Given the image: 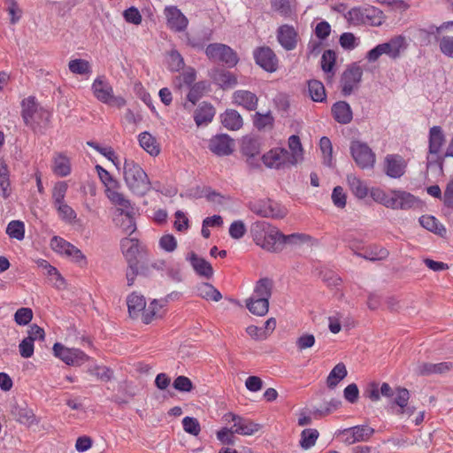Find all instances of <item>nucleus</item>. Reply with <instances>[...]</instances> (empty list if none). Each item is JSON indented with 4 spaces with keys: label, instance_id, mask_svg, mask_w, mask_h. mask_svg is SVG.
<instances>
[{
    "label": "nucleus",
    "instance_id": "obj_1",
    "mask_svg": "<svg viewBox=\"0 0 453 453\" xmlns=\"http://www.w3.org/2000/svg\"><path fill=\"white\" fill-rule=\"evenodd\" d=\"M250 233L257 245L270 252H280L284 249V234L265 221L251 225Z\"/></svg>",
    "mask_w": 453,
    "mask_h": 453
},
{
    "label": "nucleus",
    "instance_id": "obj_2",
    "mask_svg": "<svg viewBox=\"0 0 453 453\" xmlns=\"http://www.w3.org/2000/svg\"><path fill=\"white\" fill-rule=\"evenodd\" d=\"M21 116L26 126L35 133L42 134L50 126L51 114L41 107L34 97H27L22 101Z\"/></svg>",
    "mask_w": 453,
    "mask_h": 453
},
{
    "label": "nucleus",
    "instance_id": "obj_3",
    "mask_svg": "<svg viewBox=\"0 0 453 453\" xmlns=\"http://www.w3.org/2000/svg\"><path fill=\"white\" fill-rule=\"evenodd\" d=\"M123 174L126 185L134 195L142 196L150 190L151 183L147 173L134 160L125 159Z\"/></svg>",
    "mask_w": 453,
    "mask_h": 453
},
{
    "label": "nucleus",
    "instance_id": "obj_4",
    "mask_svg": "<svg viewBox=\"0 0 453 453\" xmlns=\"http://www.w3.org/2000/svg\"><path fill=\"white\" fill-rule=\"evenodd\" d=\"M405 38L402 35L395 36L388 42L378 44L367 52L366 58L369 62L377 61L380 56L387 55L392 59H396L406 49Z\"/></svg>",
    "mask_w": 453,
    "mask_h": 453
},
{
    "label": "nucleus",
    "instance_id": "obj_5",
    "mask_svg": "<svg viewBox=\"0 0 453 453\" xmlns=\"http://www.w3.org/2000/svg\"><path fill=\"white\" fill-rule=\"evenodd\" d=\"M380 14L381 12L374 7H354L348 12L346 19L354 26L362 24L379 26L381 23Z\"/></svg>",
    "mask_w": 453,
    "mask_h": 453
},
{
    "label": "nucleus",
    "instance_id": "obj_6",
    "mask_svg": "<svg viewBox=\"0 0 453 453\" xmlns=\"http://www.w3.org/2000/svg\"><path fill=\"white\" fill-rule=\"evenodd\" d=\"M92 91L97 100L111 106L121 108L126 100L121 96H114L112 87L102 77L96 78L92 84Z\"/></svg>",
    "mask_w": 453,
    "mask_h": 453
},
{
    "label": "nucleus",
    "instance_id": "obj_7",
    "mask_svg": "<svg viewBox=\"0 0 453 453\" xmlns=\"http://www.w3.org/2000/svg\"><path fill=\"white\" fill-rule=\"evenodd\" d=\"M205 54L209 59L222 62L229 67L234 66L239 61L236 52L223 43L209 44L205 49Z\"/></svg>",
    "mask_w": 453,
    "mask_h": 453
},
{
    "label": "nucleus",
    "instance_id": "obj_8",
    "mask_svg": "<svg viewBox=\"0 0 453 453\" xmlns=\"http://www.w3.org/2000/svg\"><path fill=\"white\" fill-rule=\"evenodd\" d=\"M249 209L263 218L282 219L286 215V210L270 199L250 202L249 203Z\"/></svg>",
    "mask_w": 453,
    "mask_h": 453
},
{
    "label": "nucleus",
    "instance_id": "obj_9",
    "mask_svg": "<svg viewBox=\"0 0 453 453\" xmlns=\"http://www.w3.org/2000/svg\"><path fill=\"white\" fill-rule=\"evenodd\" d=\"M223 419L227 423L233 422L234 425L231 426L232 433L241 435H252L262 427L260 424L255 423L250 418H243L233 412L226 413L223 416Z\"/></svg>",
    "mask_w": 453,
    "mask_h": 453
},
{
    "label": "nucleus",
    "instance_id": "obj_10",
    "mask_svg": "<svg viewBox=\"0 0 453 453\" xmlns=\"http://www.w3.org/2000/svg\"><path fill=\"white\" fill-rule=\"evenodd\" d=\"M374 433L375 430L372 427L362 425L340 430L337 436H341L345 444L351 445L359 441H367Z\"/></svg>",
    "mask_w": 453,
    "mask_h": 453
},
{
    "label": "nucleus",
    "instance_id": "obj_11",
    "mask_svg": "<svg viewBox=\"0 0 453 453\" xmlns=\"http://www.w3.org/2000/svg\"><path fill=\"white\" fill-rule=\"evenodd\" d=\"M53 352L68 365L79 366L88 360V356L81 349L65 348L59 342L54 344Z\"/></svg>",
    "mask_w": 453,
    "mask_h": 453
},
{
    "label": "nucleus",
    "instance_id": "obj_12",
    "mask_svg": "<svg viewBox=\"0 0 453 453\" xmlns=\"http://www.w3.org/2000/svg\"><path fill=\"white\" fill-rule=\"evenodd\" d=\"M350 152L356 164L362 169L373 166L375 155L366 143L354 141L350 145Z\"/></svg>",
    "mask_w": 453,
    "mask_h": 453
},
{
    "label": "nucleus",
    "instance_id": "obj_13",
    "mask_svg": "<svg viewBox=\"0 0 453 453\" xmlns=\"http://www.w3.org/2000/svg\"><path fill=\"white\" fill-rule=\"evenodd\" d=\"M264 164L269 168L281 169L295 165L289 157V151L284 148H274L262 157Z\"/></svg>",
    "mask_w": 453,
    "mask_h": 453
},
{
    "label": "nucleus",
    "instance_id": "obj_14",
    "mask_svg": "<svg viewBox=\"0 0 453 453\" xmlns=\"http://www.w3.org/2000/svg\"><path fill=\"white\" fill-rule=\"evenodd\" d=\"M363 70L359 65H352L348 67L341 78L342 94L344 96H349L354 89L358 88L362 80Z\"/></svg>",
    "mask_w": 453,
    "mask_h": 453
},
{
    "label": "nucleus",
    "instance_id": "obj_15",
    "mask_svg": "<svg viewBox=\"0 0 453 453\" xmlns=\"http://www.w3.org/2000/svg\"><path fill=\"white\" fill-rule=\"evenodd\" d=\"M409 399V390L405 388L397 387L396 396L391 402H389V406L392 409L395 406H398V410L395 411V414L407 415L408 417H411L416 411V407L408 404Z\"/></svg>",
    "mask_w": 453,
    "mask_h": 453
},
{
    "label": "nucleus",
    "instance_id": "obj_16",
    "mask_svg": "<svg viewBox=\"0 0 453 453\" xmlns=\"http://www.w3.org/2000/svg\"><path fill=\"white\" fill-rule=\"evenodd\" d=\"M254 58L256 63L267 72L276 71L278 59L274 52L269 47H260L255 50Z\"/></svg>",
    "mask_w": 453,
    "mask_h": 453
},
{
    "label": "nucleus",
    "instance_id": "obj_17",
    "mask_svg": "<svg viewBox=\"0 0 453 453\" xmlns=\"http://www.w3.org/2000/svg\"><path fill=\"white\" fill-rule=\"evenodd\" d=\"M234 142L227 134H217L209 141L210 150L218 156H227L234 151Z\"/></svg>",
    "mask_w": 453,
    "mask_h": 453
},
{
    "label": "nucleus",
    "instance_id": "obj_18",
    "mask_svg": "<svg viewBox=\"0 0 453 453\" xmlns=\"http://www.w3.org/2000/svg\"><path fill=\"white\" fill-rule=\"evenodd\" d=\"M165 15L170 29L175 32H182L187 28L188 20L176 6L165 7Z\"/></svg>",
    "mask_w": 453,
    "mask_h": 453
},
{
    "label": "nucleus",
    "instance_id": "obj_19",
    "mask_svg": "<svg viewBox=\"0 0 453 453\" xmlns=\"http://www.w3.org/2000/svg\"><path fill=\"white\" fill-rule=\"evenodd\" d=\"M297 37V32L292 26L282 25L278 28L277 39L286 50H292L296 47Z\"/></svg>",
    "mask_w": 453,
    "mask_h": 453
},
{
    "label": "nucleus",
    "instance_id": "obj_20",
    "mask_svg": "<svg viewBox=\"0 0 453 453\" xmlns=\"http://www.w3.org/2000/svg\"><path fill=\"white\" fill-rule=\"evenodd\" d=\"M213 81L223 89H229L237 84L236 76L229 71L215 68L210 73Z\"/></svg>",
    "mask_w": 453,
    "mask_h": 453
},
{
    "label": "nucleus",
    "instance_id": "obj_21",
    "mask_svg": "<svg viewBox=\"0 0 453 453\" xmlns=\"http://www.w3.org/2000/svg\"><path fill=\"white\" fill-rule=\"evenodd\" d=\"M187 259L189 261L194 271L200 276L211 279L213 275L211 265L204 258L198 257L195 252H191Z\"/></svg>",
    "mask_w": 453,
    "mask_h": 453
},
{
    "label": "nucleus",
    "instance_id": "obj_22",
    "mask_svg": "<svg viewBox=\"0 0 453 453\" xmlns=\"http://www.w3.org/2000/svg\"><path fill=\"white\" fill-rule=\"evenodd\" d=\"M386 173L391 178H400L404 174L405 164L402 157L388 155L386 157Z\"/></svg>",
    "mask_w": 453,
    "mask_h": 453
},
{
    "label": "nucleus",
    "instance_id": "obj_23",
    "mask_svg": "<svg viewBox=\"0 0 453 453\" xmlns=\"http://www.w3.org/2000/svg\"><path fill=\"white\" fill-rule=\"evenodd\" d=\"M332 114L340 124H349L353 119V113L349 104L345 101H339L333 104Z\"/></svg>",
    "mask_w": 453,
    "mask_h": 453
},
{
    "label": "nucleus",
    "instance_id": "obj_24",
    "mask_svg": "<svg viewBox=\"0 0 453 453\" xmlns=\"http://www.w3.org/2000/svg\"><path fill=\"white\" fill-rule=\"evenodd\" d=\"M234 103L242 106L248 111H254L257 109L258 98L257 96L248 90H237L233 95Z\"/></svg>",
    "mask_w": 453,
    "mask_h": 453
},
{
    "label": "nucleus",
    "instance_id": "obj_25",
    "mask_svg": "<svg viewBox=\"0 0 453 453\" xmlns=\"http://www.w3.org/2000/svg\"><path fill=\"white\" fill-rule=\"evenodd\" d=\"M109 200L115 205L118 206L117 211L119 212V216L135 214V209L122 193L111 192L109 194Z\"/></svg>",
    "mask_w": 453,
    "mask_h": 453
},
{
    "label": "nucleus",
    "instance_id": "obj_26",
    "mask_svg": "<svg viewBox=\"0 0 453 453\" xmlns=\"http://www.w3.org/2000/svg\"><path fill=\"white\" fill-rule=\"evenodd\" d=\"M121 251L127 263H138L139 242L136 238H123L120 242Z\"/></svg>",
    "mask_w": 453,
    "mask_h": 453
},
{
    "label": "nucleus",
    "instance_id": "obj_27",
    "mask_svg": "<svg viewBox=\"0 0 453 453\" xmlns=\"http://www.w3.org/2000/svg\"><path fill=\"white\" fill-rule=\"evenodd\" d=\"M439 34L437 27L429 25L426 28L417 27L413 31V37L419 42L421 46H428L432 42V39L438 40Z\"/></svg>",
    "mask_w": 453,
    "mask_h": 453
},
{
    "label": "nucleus",
    "instance_id": "obj_28",
    "mask_svg": "<svg viewBox=\"0 0 453 453\" xmlns=\"http://www.w3.org/2000/svg\"><path fill=\"white\" fill-rule=\"evenodd\" d=\"M316 242L315 239L306 234L295 233L288 235L284 234V247L301 248L303 245L312 246Z\"/></svg>",
    "mask_w": 453,
    "mask_h": 453
},
{
    "label": "nucleus",
    "instance_id": "obj_29",
    "mask_svg": "<svg viewBox=\"0 0 453 453\" xmlns=\"http://www.w3.org/2000/svg\"><path fill=\"white\" fill-rule=\"evenodd\" d=\"M247 309L256 316H265L269 310V301L265 298H257L251 296L246 300Z\"/></svg>",
    "mask_w": 453,
    "mask_h": 453
},
{
    "label": "nucleus",
    "instance_id": "obj_30",
    "mask_svg": "<svg viewBox=\"0 0 453 453\" xmlns=\"http://www.w3.org/2000/svg\"><path fill=\"white\" fill-rule=\"evenodd\" d=\"M242 152L248 157V164L252 165L254 164L253 161L255 157L260 152V147L257 140L252 137H244L242 142Z\"/></svg>",
    "mask_w": 453,
    "mask_h": 453
},
{
    "label": "nucleus",
    "instance_id": "obj_31",
    "mask_svg": "<svg viewBox=\"0 0 453 453\" xmlns=\"http://www.w3.org/2000/svg\"><path fill=\"white\" fill-rule=\"evenodd\" d=\"M214 115V108L209 104L203 103L195 111V122L198 127L207 125L212 120Z\"/></svg>",
    "mask_w": 453,
    "mask_h": 453
},
{
    "label": "nucleus",
    "instance_id": "obj_32",
    "mask_svg": "<svg viewBox=\"0 0 453 453\" xmlns=\"http://www.w3.org/2000/svg\"><path fill=\"white\" fill-rule=\"evenodd\" d=\"M128 312L130 317L135 318L138 314L144 311L146 307V301L143 296L138 295L136 292H133L127 296V299Z\"/></svg>",
    "mask_w": 453,
    "mask_h": 453
},
{
    "label": "nucleus",
    "instance_id": "obj_33",
    "mask_svg": "<svg viewBox=\"0 0 453 453\" xmlns=\"http://www.w3.org/2000/svg\"><path fill=\"white\" fill-rule=\"evenodd\" d=\"M445 142V136L441 127L434 126L429 132V153L437 154Z\"/></svg>",
    "mask_w": 453,
    "mask_h": 453
},
{
    "label": "nucleus",
    "instance_id": "obj_34",
    "mask_svg": "<svg viewBox=\"0 0 453 453\" xmlns=\"http://www.w3.org/2000/svg\"><path fill=\"white\" fill-rule=\"evenodd\" d=\"M167 300H153L147 309L142 312V321L145 324H150L154 319L161 318V309L166 304Z\"/></svg>",
    "mask_w": 453,
    "mask_h": 453
},
{
    "label": "nucleus",
    "instance_id": "obj_35",
    "mask_svg": "<svg viewBox=\"0 0 453 453\" xmlns=\"http://www.w3.org/2000/svg\"><path fill=\"white\" fill-rule=\"evenodd\" d=\"M273 287V282L271 279L262 278L257 281L252 296L257 298H265L269 301Z\"/></svg>",
    "mask_w": 453,
    "mask_h": 453
},
{
    "label": "nucleus",
    "instance_id": "obj_36",
    "mask_svg": "<svg viewBox=\"0 0 453 453\" xmlns=\"http://www.w3.org/2000/svg\"><path fill=\"white\" fill-rule=\"evenodd\" d=\"M348 185L355 196L359 199L365 198L368 194L367 186L356 175L349 174L347 176Z\"/></svg>",
    "mask_w": 453,
    "mask_h": 453
},
{
    "label": "nucleus",
    "instance_id": "obj_37",
    "mask_svg": "<svg viewBox=\"0 0 453 453\" xmlns=\"http://www.w3.org/2000/svg\"><path fill=\"white\" fill-rule=\"evenodd\" d=\"M348 374L346 366L343 363H338L330 372L326 379V385L329 388H335L338 383Z\"/></svg>",
    "mask_w": 453,
    "mask_h": 453
},
{
    "label": "nucleus",
    "instance_id": "obj_38",
    "mask_svg": "<svg viewBox=\"0 0 453 453\" xmlns=\"http://www.w3.org/2000/svg\"><path fill=\"white\" fill-rule=\"evenodd\" d=\"M289 157L292 164L296 165L303 160V146L298 135L293 134L288 138Z\"/></svg>",
    "mask_w": 453,
    "mask_h": 453
},
{
    "label": "nucleus",
    "instance_id": "obj_39",
    "mask_svg": "<svg viewBox=\"0 0 453 453\" xmlns=\"http://www.w3.org/2000/svg\"><path fill=\"white\" fill-rule=\"evenodd\" d=\"M222 123L230 130H238L242 127V118L235 110H227L223 114Z\"/></svg>",
    "mask_w": 453,
    "mask_h": 453
},
{
    "label": "nucleus",
    "instance_id": "obj_40",
    "mask_svg": "<svg viewBox=\"0 0 453 453\" xmlns=\"http://www.w3.org/2000/svg\"><path fill=\"white\" fill-rule=\"evenodd\" d=\"M12 414L16 417L18 422L31 426L35 422V416L31 409L26 406L17 405L12 410Z\"/></svg>",
    "mask_w": 453,
    "mask_h": 453
},
{
    "label": "nucleus",
    "instance_id": "obj_41",
    "mask_svg": "<svg viewBox=\"0 0 453 453\" xmlns=\"http://www.w3.org/2000/svg\"><path fill=\"white\" fill-rule=\"evenodd\" d=\"M419 223L424 228L440 236H444L446 234V228L442 225L439 224L438 220L434 216H421L419 218Z\"/></svg>",
    "mask_w": 453,
    "mask_h": 453
},
{
    "label": "nucleus",
    "instance_id": "obj_42",
    "mask_svg": "<svg viewBox=\"0 0 453 453\" xmlns=\"http://www.w3.org/2000/svg\"><path fill=\"white\" fill-rule=\"evenodd\" d=\"M139 143L148 153L152 156L157 155L160 151L156 138L148 132L140 134Z\"/></svg>",
    "mask_w": 453,
    "mask_h": 453
},
{
    "label": "nucleus",
    "instance_id": "obj_43",
    "mask_svg": "<svg viewBox=\"0 0 453 453\" xmlns=\"http://www.w3.org/2000/svg\"><path fill=\"white\" fill-rule=\"evenodd\" d=\"M418 204L419 200L415 196L403 190H398L397 210H410Z\"/></svg>",
    "mask_w": 453,
    "mask_h": 453
},
{
    "label": "nucleus",
    "instance_id": "obj_44",
    "mask_svg": "<svg viewBox=\"0 0 453 453\" xmlns=\"http://www.w3.org/2000/svg\"><path fill=\"white\" fill-rule=\"evenodd\" d=\"M198 296L205 300L218 302L222 298L220 292L210 283H201L197 286Z\"/></svg>",
    "mask_w": 453,
    "mask_h": 453
},
{
    "label": "nucleus",
    "instance_id": "obj_45",
    "mask_svg": "<svg viewBox=\"0 0 453 453\" xmlns=\"http://www.w3.org/2000/svg\"><path fill=\"white\" fill-rule=\"evenodd\" d=\"M308 90L314 102H324L326 99L325 87L322 82L312 80L308 82Z\"/></svg>",
    "mask_w": 453,
    "mask_h": 453
},
{
    "label": "nucleus",
    "instance_id": "obj_46",
    "mask_svg": "<svg viewBox=\"0 0 453 453\" xmlns=\"http://www.w3.org/2000/svg\"><path fill=\"white\" fill-rule=\"evenodd\" d=\"M53 172L58 176L65 177L70 174L71 165L68 157L58 154L54 157Z\"/></svg>",
    "mask_w": 453,
    "mask_h": 453
},
{
    "label": "nucleus",
    "instance_id": "obj_47",
    "mask_svg": "<svg viewBox=\"0 0 453 453\" xmlns=\"http://www.w3.org/2000/svg\"><path fill=\"white\" fill-rule=\"evenodd\" d=\"M357 256L361 257L366 260L370 261H380L386 259L389 252L387 249L378 246L371 247L367 250L364 254L355 253Z\"/></svg>",
    "mask_w": 453,
    "mask_h": 453
},
{
    "label": "nucleus",
    "instance_id": "obj_48",
    "mask_svg": "<svg viewBox=\"0 0 453 453\" xmlns=\"http://www.w3.org/2000/svg\"><path fill=\"white\" fill-rule=\"evenodd\" d=\"M70 72L75 74H88L91 72L90 64L88 61L81 58L71 60L68 64Z\"/></svg>",
    "mask_w": 453,
    "mask_h": 453
},
{
    "label": "nucleus",
    "instance_id": "obj_49",
    "mask_svg": "<svg viewBox=\"0 0 453 453\" xmlns=\"http://www.w3.org/2000/svg\"><path fill=\"white\" fill-rule=\"evenodd\" d=\"M6 234L11 238H15L19 241L24 239L25 236V226L22 221L19 220H12L11 221L6 228Z\"/></svg>",
    "mask_w": 453,
    "mask_h": 453
},
{
    "label": "nucleus",
    "instance_id": "obj_50",
    "mask_svg": "<svg viewBox=\"0 0 453 453\" xmlns=\"http://www.w3.org/2000/svg\"><path fill=\"white\" fill-rule=\"evenodd\" d=\"M67 188L68 186L65 181H58L55 184L52 189V201L54 206L65 203V197L66 195Z\"/></svg>",
    "mask_w": 453,
    "mask_h": 453
},
{
    "label": "nucleus",
    "instance_id": "obj_51",
    "mask_svg": "<svg viewBox=\"0 0 453 453\" xmlns=\"http://www.w3.org/2000/svg\"><path fill=\"white\" fill-rule=\"evenodd\" d=\"M319 437L316 429H305L302 432L300 444L303 449H310L313 446Z\"/></svg>",
    "mask_w": 453,
    "mask_h": 453
},
{
    "label": "nucleus",
    "instance_id": "obj_52",
    "mask_svg": "<svg viewBox=\"0 0 453 453\" xmlns=\"http://www.w3.org/2000/svg\"><path fill=\"white\" fill-rule=\"evenodd\" d=\"M169 68L173 72H178L184 67V59L180 52L176 50H172L168 54Z\"/></svg>",
    "mask_w": 453,
    "mask_h": 453
},
{
    "label": "nucleus",
    "instance_id": "obj_53",
    "mask_svg": "<svg viewBox=\"0 0 453 453\" xmlns=\"http://www.w3.org/2000/svg\"><path fill=\"white\" fill-rule=\"evenodd\" d=\"M273 117L270 111L265 114L256 112L254 115L253 123L257 129L261 130L267 127H273Z\"/></svg>",
    "mask_w": 453,
    "mask_h": 453
},
{
    "label": "nucleus",
    "instance_id": "obj_54",
    "mask_svg": "<svg viewBox=\"0 0 453 453\" xmlns=\"http://www.w3.org/2000/svg\"><path fill=\"white\" fill-rule=\"evenodd\" d=\"M319 147L324 156V164L330 166L332 164L333 146L328 137L323 136L319 141Z\"/></svg>",
    "mask_w": 453,
    "mask_h": 453
},
{
    "label": "nucleus",
    "instance_id": "obj_55",
    "mask_svg": "<svg viewBox=\"0 0 453 453\" xmlns=\"http://www.w3.org/2000/svg\"><path fill=\"white\" fill-rule=\"evenodd\" d=\"M55 208L58 213V216L61 218L62 220H65L67 222H72L77 217V214L74 211V210L71 206H69L66 203H60V204L55 206Z\"/></svg>",
    "mask_w": 453,
    "mask_h": 453
},
{
    "label": "nucleus",
    "instance_id": "obj_56",
    "mask_svg": "<svg viewBox=\"0 0 453 453\" xmlns=\"http://www.w3.org/2000/svg\"><path fill=\"white\" fill-rule=\"evenodd\" d=\"M206 89V83L203 81L195 83L188 94V100L196 104V103L202 97Z\"/></svg>",
    "mask_w": 453,
    "mask_h": 453
},
{
    "label": "nucleus",
    "instance_id": "obj_57",
    "mask_svg": "<svg viewBox=\"0 0 453 453\" xmlns=\"http://www.w3.org/2000/svg\"><path fill=\"white\" fill-rule=\"evenodd\" d=\"M33 319V311L30 308H19L14 314V320L19 326L27 325Z\"/></svg>",
    "mask_w": 453,
    "mask_h": 453
},
{
    "label": "nucleus",
    "instance_id": "obj_58",
    "mask_svg": "<svg viewBox=\"0 0 453 453\" xmlns=\"http://www.w3.org/2000/svg\"><path fill=\"white\" fill-rule=\"evenodd\" d=\"M183 429L186 433L192 435H198L201 431V426L196 418L185 417L182 420Z\"/></svg>",
    "mask_w": 453,
    "mask_h": 453
},
{
    "label": "nucleus",
    "instance_id": "obj_59",
    "mask_svg": "<svg viewBox=\"0 0 453 453\" xmlns=\"http://www.w3.org/2000/svg\"><path fill=\"white\" fill-rule=\"evenodd\" d=\"M88 372L103 381H109L112 378V371L106 366L96 365L89 368Z\"/></svg>",
    "mask_w": 453,
    "mask_h": 453
},
{
    "label": "nucleus",
    "instance_id": "obj_60",
    "mask_svg": "<svg viewBox=\"0 0 453 453\" xmlns=\"http://www.w3.org/2000/svg\"><path fill=\"white\" fill-rule=\"evenodd\" d=\"M120 217L121 219H119V226L122 228L124 233L129 235L132 234L136 230L134 214L123 215Z\"/></svg>",
    "mask_w": 453,
    "mask_h": 453
},
{
    "label": "nucleus",
    "instance_id": "obj_61",
    "mask_svg": "<svg viewBox=\"0 0 453 453\" xmlns=\"http://www.w3.org/2000/svg\"><path fill=\"white\" fill-rule=\"evenodd\" d=\"M334 63L335 53L331 50H325L321 58L322 70L326 73L331 72L334 65Z\"/></svg>",
    "mask_w": 453,
    "mask_h": 453
},
{
    "label": "nucleus",
    "instance_id": "obj_62",
    "mask_svg": "<svg viewBox=\"0 0 453 453\" xmlns=\"http://www.w3.org/2000/svg\"><path fill=\"white\" fill-rule=\"evenodd\" d=\"M346 200L347 196L343 188L341 186L335 187L332 193L333 203L336 207L342 209L346 206Z\"/></svg>",
    "mask_w": 453,
    "mask_h": 453
},
{
    "label": "nucleus",
    "instance_id": "obj_63",
    "mask_svg": "<svg viewBox=\"0 0 453 453\" xmlns=\"http://www.w3.org/2000/svg\"><path fill=\"white\" fill-rule=\"evenodd\" d=\"M246 226L242 220L234 221L229 227V234L233 239H241L246 233Z\"/></svg>",
    "mask_w": 453,
    "mask_h": 453
},
{
    "label": "nucleus",
    "instance_id": "obj_64",
    "mask_svg": "<svg viewBox=\"0 0 453 453\" xmlns=\"http://www.w3.org/2000/svg\"><path fill=\"white\" fill-rule=\"evenodd\" d=\"M439 46L442 54L453 58V36H442L439 40Z\"/></svg>",
    "mask_w": 453,
    "mask_h": 453
}]
</instances>
